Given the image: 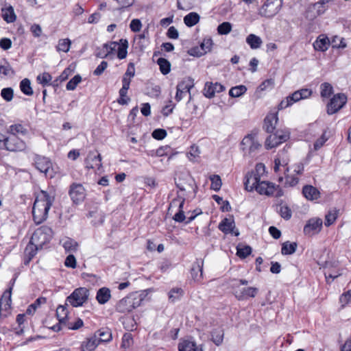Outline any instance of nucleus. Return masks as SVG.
Here are the masks:
<instances>
[{
  "mask_svg": "<svg viewBox=\"0 0 351 351\" xmlns=\"http://www.w3.org/2000/svg\"><path fill=\"white\" fill-rule=\"evenodd\" d=\"M53 201L54 197L45 191H41L36 195L32 208L33 219L36 224H40L47 219Z\"/></svg>",
  "mask_w": 351,
  "mask_h": 351,
  "instance_id": "1",
  "label": "nucleus"
},
{
  "mask_svg": "<svg viewBox=\"0 0 351 351\" xmlns=\"http://www.w3.org/2000/svg\"><path fill=\"white\" fill-rule=\"evenodd\" d=\"M244 186L247 191H256L261 195L271 196L277 191V197L282 195L279 186L269 181H261L255 177H250L247 180H244Z\"/></svg>",
  "mask_w": 351,
  "mask_h": 351,
  "instance_id": "2",
  "label": "nucleus"
},
{
  "mask_svg": "<svg viewBox=\"0 0 351 351\" xmlns=\"http://www.w3.org/2000/svg\"><path fill=\"white\" fill-rule=\"evenodd\" d=\"M143 300L142 294L138 292L131 293L117 302L116 310L121 313H129L141 306Z\"/></svg>",
  "mask_w": 351,
  "mask_h": 351,
  "instance_id": "3",
  "label": "nucleus"
},
{
  "mask_svg": "<svg viewBox=\"0 0 351 351\" xmlns=\"http://www.w3.org/2000/svg\"><path fill=\"white\" fill-rule=\"evenodd\" d=\"M53 236V231L51 228L43 226L35 230L31 237L30 241L42 248L47 243L49 242Z\"/></svg>",
  "mask_w": 351,
  "mask_h": 351,
  "instance_id": "4",
  "label": "nucleus"
},
{
  "mask_svg": "<svg viewBox=\"0 0 351 351\" xmlns=\"http://www.w3.org/2000/svg\"><path fill=\"white\" fill-rule=\"evenodd\" d=\"M288 162L280 158H276L274 160V170L276 173L283 171L285 176V183L289 186H293L298 183V177L295 175L289 174V169L287 167Z\"/></svg>",
  "mask_w": 351,
  "mask_h": 351,
  "instance_id": "5",
  "label": "nucleus"
},
{
  "mask_svg": "<svg viewBox=\"0 0 351 351\" xmlns=\"http://www.w3.org/2000/svg\"><path fill=\"white\" fill-rule=\"evenodd\" d=\"M282 5V0H267L260 8L258 14L266 18L273 17L280 11Z\"/></svg>",
  "mask_w": 351,
  "mask_h": 351,
  "instance_id": "6",
  "label": "nucleus"
},
{
  "mask_svg": "<svg viewBox=\"0 0 351 351\" xmlns=\"http://www.w3.org/2000/svg\"><path fill=\"white\" fill-rule=\"evenodd\" d=\"M290 133L287 130H278L272 132L266 139L267 149H271L287 141L289 138Z\"/></svg>",
  "mask_w": 351,
  "mask_h": 351,
  "instance_id": "7",
  "label": "nucleus"
},
{
  "mask_svg": "<svg viewBox=\"0 0 351 351\" xmlns=\"http://www.w3.org/2000/svg\"><path fill=\"white\" fill-rule=\"evenodd\" d=\"M89 295V291L85 287L77 288L66 298V302L73 307L82 306L86 302Z\"/></svg>",
  "mask_w": 351,
  "mask_h": 351,
  "instance_id": "8",
  "label": "nucleus"
},
{
  "mask_svg": "<svg viewBox=\"0 0 351 351\" xmlns=\"http://www.w3.org/2000/svg\"><path fill=\"white\" fill-rule=\"evenodd\" d=\"M261 147V143L252 134L245 136L241 143V149L244 152V154H255Z\"/></svg>",
  "mask_w": 351,
  "mask_h": 351,
  "instance_id": "9",
  "label": "nucleus"
},
{
  "mask_svg": "<svg viewBox=\"0 0 351 351\" xmlns=\"http://www.w3.org/2000/svg\"><path fill=\"white\" fill-rule=\"evenodd\" d=\"M232 289L234 295L240 301L245 300L249 298H254L258 291L256 287H241L237 283H234L232 285Z\"/></svg>",
  "mask_w": 351,
  "mask_h": 351,
  "instance_id": "10",
  "label": "nucleus"
},
{
  "mask_svg": "<svg viewBox=\"0 0 351 351\" xmlns=\"http://www.w3.org/2000/svg\"><path fill=\"white\" fill-rule=\"evenodd\" d=\"M25 141L19 138V136L10 135L7 136L4 142L2 149L9 152H22L26 149Z\"/></svg>",
  "mask_w": 351,
  "mask_h": 351,
  "instance_id": "11",
  "label": "nucleus"
},
{
  "mask_svg": "<svg viewBox=\"0 0 351 351\" xmlns=\"http://www.w3.org/2000/svg\"><path fill=\"white\" fill-rule=\"evenodd\" d=\"M347 102V97L343 93L335 95L327 105V112L332 114L338 112Z\"/></svg>",
  "mask_w": 351,
  "mask_h": 351,
  "instance_id": "12",
  "label": "nucleus"
},
{
  "mask_svg": "<svg viewBox=\"0 0 351 351\" xmlns=\"http://www.w3.org/2000/svg\"><path fill=\"white\" fill-rule=\"evenodd\" d=\"M322 225L323 221L321 218L313 217L309 219L304 227V234L308 237L314 236L321 231Z\"/></svg>",
  "mask_w": 351,
  "mask_h": 351,
  "instance_id": "13",
  "label": "nucleus"
},
{
  "mask_svg": "<svg viewBox=\"0 0 351 351\" xmlns=\"http://www.w3.org/2000/svg\"><path fill=\"white\" fill-rule=\"evenodd\" d=\"M69 195L75 204L82 202L86 197V190L81 184L73 183L70 186Z\"/></svg>",
  "mask_w": 351,
  "mask_h": 351,
  "instance_id": "14",
  "label": "nucleus"
},
{
  "mask_svg": "<svg viewBox=\"0 0 351 351\" xmlns=\"http://www.w3.org/2000/svg\"><path fill=\"white\" fill-rule=\"evenodd\" d=\"M11 311V289L4 291L0 299V317H7Z\"/></svg>",
  "mask_w": 351,
  "mask_h": 351,
  "instance_id": "15",
  "label": "nucleus"
},
{
  "mask_svg": "<svg viewBox=\"0 0 351 351\" xmlns=\"http://www.w3.org/2000/svg\"><path fill=\"white\" fill-rule=\"evenodd\" d=\"M33 160L35 167L45 174H47L52 167L51 160L45 156L35 154Z\"/></svg>",
  "mask_w": 351,
  "mask_h": 351,
  "instance_id": "16",
  "label": "nucleus"
},
{
  "mask_svg": "<svg viewBox=\"0 0 351 351\" xmlns=\"http://www.w3.org/2000/svg\"><path fill=\"white\" fill-rule=\"evenodd\" d=\"M101 166V156L100 154L90 152L86 159V168L99 170Z\"/></svg>",
  "mask_w": 351,
  "mask_h": 351,
  "instance_id": "17",
  "label": "nucleus"
},
{
  "mask_svg": "<svg viewBox=\"0 0 351 351\" xmlns=\"http://www.w3.org/2000/svg\"><path fill=\"white\" fill-rule=\"evenodd\" d=\"M224 90V87L219 83L206 82L204 88V95L208 98H212L215 93H219Z\"/></svg>",
  "mask_w": 351,
  "mask_h": 351,
  "instance_id": "18",
  "label": "nucleus"
},
{
  "mask_svg": "<svg viewBox=\"0 0 351 351\" xmlns=\"http://www.w3.org/2000/svg\"><path fill=\"white\" fill-rule=\"evenodd\" d=\"M203 266L204 261L202 259H197L193 264L191 274L193 279L196 282H199L203 278Z\"/></svg>",
  "mask_w": 351,
  "mask_h": 351,
  "instance_id": "19",
  "label": "nucleus"
},
{
  "mask_svg": "<svg viewBox=\"0 0 351 351\" xmlns=\"http://www.w3.org/2000/svg\"><path fill=\"white\" fill-rule=\"evenodd\" d=\"M185 202V199L182 197H178L176 199H174L171 203V206H176L178 205L179 211L174 215L173 219L178 222H182L186 219L183 211V206Z\"/></svg>",
  "mask_w": 351,
  "mask_h": 351,
  "instance_id": "20",
  "label": "nucleus"
},
{
  "mask_svg": "<svg viewBox=\"0 0 351 351\" xmlns=\"http://www.w3.org/2000/svg\"><path fill=\"white\" fill-rule=\"evenodd\" d=\"M278 120L277 112L269 113L267 115L264 120V127L267 132L272 133L275 130Z\"/></svg>",
  "mask_w": 351,
  "mask_h": 351,
  "instance_id": "21",
  "label": "nucleus"
},
{
  "mask_svg": "<svg viewBox=\"0 0 351 351\" xmlns=\"http://www.w3.org/2000/svg\"><path fill=\"white\" fill-rule=\"evenodd\" d=\"M312 95V90L308 88H302L300 90L295 91L291 95H289L290 100L292 104L300 101L301 99H305L310 97Z\"/></svg>",
  "mask_w": 351,
  "mask_h": 351,
  "instance_id": "22",
  "label": "nucleus"
},
{
  "mask_svg": "<svg viewBox=\"0 0 351 351\" xmlns=\"http://www.w3.org/2000/svg\"><path fill=\"white\" fill-rule=\"evenodd\" d=\"M99 345V340L93 335L83 341L80 346V351H95Z\"/></svg>",
  "mask_w": 351,
  "mask_h": 351,
  "instance_id": "23",
  "label": "nucleus"
},
{
  "mask_svg": "<svg viewBox=\"0 0 351 351\" xmlns=\"http://www.w3.org/2000/svg\"><path fill=\"white\" fill-rule=\"evenodd\" d=\"M330 45V40L325 35L319 36L313 43V47L316 51H326Z\"/></svg>",
  "mask_w": 351,
  "mask_h": 351,
  "instance_id": "24",
  "label": "nucleus"
},
{
  "mask_svg": "<svg viewBox=\"0 0 351 351\" xmlns=\"http://www.w3.org/2000/svg\"><path fill=\"white\" fill-rule=\"evenodd\" d=\"M117 47H118V43L117 42L106 43L103 45L101 50L97 53V56L101 58H105L110 55L114 51H116Z\"/></svg>",
  "mask_w": 351,
  "mask_h": 351,
  "instance_id": "25",
  "label": "nucleus"
},
{
  "mask_svg": "<svg viewBox=\"0 0 351 351\" xmlns=\"http://www.w3.org/2000/svg\"><path fill=\"white\" fill-rule=\"evenodd\" d=\"M99 340V344L102 342H109L112 339V332L108 328H103L97 330L93 335Z\"/></svg>",
  "mask_w": 351,
  "mask_h": 351,
  "instance_id": "26",
  "label": "nucleus"
},
{
  "mask_svg": "<svg viewBox=\"0 0 351 351\" xmlns=\"http://www.w3.org/2000/svg\"><path fill=\"white\" fill-rule=\"evenodd\" d=\"M38 249H40L39 247H37V245H36L29 241V243L26 246L24 252L25 265L29 264V263L31 261L33 257L36 255V252Z\"/></svg>",
  "mask_w": 351,
  "mask_h": 351,
  "instance_id": "27",
  "label": "nucleus"
},
{
  "mask_svg": "<svg viewBox=\"0 0 351 351\" xmlns=\"http://www.w3.org/2000/svg\"><path fill=\"white\" fill-rule=\"evenodd\" d=\"M265 173V167L263 163H258L255 167V169L247 172L244 178V180H247L250 177H255L257 180H261V178Z\"/></svg>",
  "mask_w": 351,
  "mask_h": 351,
  "instance_id": "28",
  "label": "nucleus"
},
{
  "mask_svg": "<svg viewBox=\"0 0 351 351\" xmlns=\"http://www.w3.org/2000/svg\"><path fill=\"white\" fill-rule=\"evenodd\" d=\"M302 193L308 200H316L320 196V193L315 187L311 185H306L303 187Z\"/></svg>",
  "mask_w": 351,
  "mask_h": 351,
  "instance_id": "29",
  "label": "nucleus"
},
{
  "mask_svg": "<svg viewBox=\"0 0 351 351\" xmlns=\"http://www.w3.org/2000/svg\"><path fill=\"white\" fill-rule=\"evenodd\" d=\"M111 298L110 290L107 287L100 288L96 295V299L100 304H104L108 302Z\"/></svg>",
  "mask_w": 351,
  "mask_h": 351,
  "instance_id": "30",
  "label": "nucleus"
},
{
  "mask_svg": "<svg viewBox=\"0 0 351 351\" xmlns=\"http://www.w3.org/2000/svg\"><path fill=\"white\" fill-rule=\"evenodd\" d=\"M8 132L10 135L16 136H18L19 135L25 136L28 133L27 129L20 123L11 125L9 127Z\"/></svg>",
  "mask_w": 351,
  "mask_h": 351,
  "instance_id": "31",
  "label": "nucleus"
},
{
  "mask_svg": "<svg viewBox=\"0 0 351 351\" xmlns=\"http://www.w3.org/2000/svg\"><path fill=\"white\" fill-rule=\"evenodd\" d=\"M2 17L8 23H14L16 20V15L12 6L2 8Z\"/></svg>",
  "mask_w": 351,
  "mask_h": 351,
  "instance_id": "32",
  "label": "nucleus"
},
{
  "mask_svg": "<svg viewBox=\"0 0 351 351\" xmlns=\"http://www.w3.org/2000/svg\"><path fill=\"white\" fill-rule=\"evenodd\" d=\"M234 222L231 219H224L219 224V229L225 234L233 233Z\"/></svg>",
  "mask_w": 351,
  "mask_h": 351,
  "instance_id": "33",
  "label": "nucleus"
},
{
  "mask_svg": "<svg viewBox=\"0 0 351 351\" xmlns=\"http://www.w3.org/2000/svg\"><path fill=\"white\" fill-rule=\"evenodd\" d=\"M179 351H197L196 343L191 340H181L178 343Z\"/></svg>",
  "mask_w": 351,
  "mask_h": 351,
  "instance_id": "34",
  "label": "nucleus"
},
{
  "mask_svg": "<svg viewBox=\"0 0 351 351\" xmlns=\"http://www.w3.org/2000/svg\"><path fill=\"white\" fill-rule=\"evenodd\" d=\"M246 43L250 45L251 49H256L261 46L263 41L259 36L254 34H250L246 38Z\"/></svg>",
  "mask_w": 351,
  "mask_h": 351,
  "instance_id": "35",
  "label": "nucleus"
},
{
  "mask_svg": "<svg viewBox=\"0 0 351 351\" xmlns=\"http://www.w3.org/2000/svg\"><path fill=\"white\" fill-rule=\"evenodd\" d=\"M298 247V244L295 242L286 241L282 244L281 248V253L283 255H290L295 253Z\"/></svg>",
  "mask_w": 351,
  "mask_h": 351,
  "instance_id": "36",
  "label": "nucleus"
},
{
  "mask_svg": "<svg viewBox=\"0 0 351 351\" xmlns=\"http://www.w3.org/2000/svg\"><path fill=\"white\" fill-rule=\"evenodd\" d=\"M199 21V16L195 12H191L184 18V22L188 27H192L196 25Z\"/></svg>",
  "mask_w": 351,
  "mask_h": 351,
  "instance_id": "37",
  "label": "nucleus"
},
{
  "mask_svg": "<svg viewBox=\"0 0 351 351\" xmlns=\"http://www.w3.org/2000/svg\"><path fill=\"white\" fill-rule=\"evenodd\" d=\"M120 42L121 43V44L120 45L119 43H118V47H117V57L119 59L122 60L125 58L127 56V49L128 45V41L126 40L121 39Z\"/></svg>",
  "mask_w": 351,
  "mask_h": 351,
  "instance_id": "38",
  "label": "nucleus"
},
{
  "mask_svg": "<svg viewBox=\"0 0 351 351\" xmlns=\"http://www.w3.org/2000/svg\"><path fill=\"white\" fill-rule=\"evenodd\" d=\"M20 89L23 94L27 96H31L34 93L30 80L27 78L23 79L20 82Z\"/></svg>",
  "mask_w": 351,
  "mask_h": 351,
  "instance_id": "39",
  "label": "nucleus"
},
{
  "mask_svg": "<svg viewBox=\"0 0 351 351\" xmlns=\"http://www.w3.org/2000/svg\"><path fill=\"white\" fill-rule=\"evenodd\" d=\"M62 245L66 252H74L77 250L78 243L71 238H66L63 241Z\"/></svg>",
  "mask_w": 351,
  "mask_h": 351,
  "instance_id": "40",
  "label": "nucleus"
},
{
  "mask_svg": "<svg viewBox=\"0 0 351 351\" xmlns=\"http://www.w3.org/2000/svg\"><path fill=\"white\" fill-rule=\"evenodd\" d=\"M157 64L160 67V71L163 75H167L170 72L171 64L170 62L163 58H160L157 60Z\"/></svg>",
  "mask_w": 351,
  "mask_h": 351,
  "instance_id": "41",
  "label": "nucleus"
},
{
  "mask_svg": "<svg viewBox=\"0 0 351 351\" xmlns=\"http://www.w3.org/2000/svg\"><path fill=\"white\" fill-rule=\"evenodd\" d=\"M71 41L69 38L60 39L58 40V45L56 46V50L58 51L68 52L71 48Z\"/></svg>",
  "mask_w": 351,
  "mask_h": 351,
  "instance_id": "42",
  "label": "nucleus"
},
{
  "mask_svg": "<svg viewBox=\"0 0 351 351\" xmlns=\"http://www.w3.org/2000/svg\"><path fill=\"white\" fill-rule=\"evenodd\" d=\"M247 91V88L244 85H239L232 87L229 90V95L232 97H239Z\"/></svg>",
  "mask_w": 351,
  "mask_h": 351,
  "instance_id": "43",
  "label": "nucleus"
},
{
  "mask_svg": "<svg viewBox=\"0 0 351 351\" xmlns=\"http://www.w3.org/2000/svg\"><path fill=\"white\" fill-rule=\"evenodd\" d=\"M46 302V298H38V299H36V300L31 305H29L27 308V309L26 310V314L27 315H33L36 308L41 304H45Z\"/></svg>",
  "mask_w": 351,
  "mask_h": 351,
  "instance_id": "44",
  "label": "nucleus"
},
{
  "mask_svg": "<svg viewBox=\"0 0 351 351\" xmlns=\"http://www.w3.org/2000/svg\"><path fill=\"white\" fill-rule=\"evenodd\" d=\"M184 291L182 289L176 287L173 288L169 292V299L171 302H175L176 300H178L181 298V297L183 295Z\"/></svg>",
  "mask_w": 351,
  "mask_h": 351,
  "instance_id": "45",
  "label": "nucleus"
},
{
  "mask_svg": "<svg viewBox=\"0 0 351 351\" xmlns=\"http://www.w3.org/2000/svg\"><path fill=\"white\" fill-rule=\"evenodd\" d=\"M199 154L200 150L199 147L193 145L191 146L189 152L187 153V157L191 161L195 162L199 157Z\"/></svg>",
  "mask_w": 351,
  "mask_h": 351,
  "instance_id": "46",
  "label": "nucleus"
},
{
  "mask_svg": "<svg viewBox=\"0 0 351 351\" xmlns=\"http://www.w3.org/2000/svg\"><path fill=\"white\" fill-rule=\"evenodd\" d=\"M237 250V256L241 258H246L252 252V248L249 245H239Z\"/></svg>",
  "mask_w": 351,
  "mask_h": 351,
  "instance_id": "47",
  "label": "nucleus"
},
{
  "mask_svg": "<svg viewBox=\"0 0 351 351\" xmlns=\"http://www.w3.org/2000/svg\"><path fill=\"white\" fill-rule=\"evenodd\" d=\"M338 216V211L336 210H332L328 212V213L325 217V222L324 224L326 226H330L336 221Z\"/></svg>",
  "mask_w": 351,
  "mask_h": 351,
  "instance_id": "48",
  "label": "nucleus"
},
{
  "mask_svg": "<svg viewBox=\"0 0 351 351\" xmlns=\"http://www.w3.org/2000/svg\"><path fill=\"white\" fill-rule=\"evenodd\" d=\"M210 179L211 181V189L215 191H219L222 185L220 176L218 175H213L210 176Z\"/></svg>",
  "mask_w": 351,
  "mask_h": 351,
  "instance_id": "49",
  "label": "nucleus"
},
{
  "mask_svg": "<svg viewBox=\"0 0 351 351\" xmlns=\"http://www.w3.org/2000/svg\"><path fill=\"white\" fill-rule=\"evenodd\" d=\"M331 44L332 48L344 49L347 47V44L345 41V39L337 36H335L332 38L331 40Z\"/></svg>",
  "mask_w": 351,
  "mask_h": 351,
  "instance_id": "50",
  "label": "nucleus"
},
{
  "mask_svg": "<svg viewBox=\"0 0 351 351\" xmlns=\"http://www.w3.org/2000/svg\"><path fill=\"white\" fill-rule=\"evenodd\" d=\"M274 80L273 79H268L263 81L257 88L256 92H262L267 90H271L274 86Z\"/></svg>",
  "mask_w": 351,
  "mask_h": 351,
  "instance_id": "51",
  "label": "nucleus"
},
{
  "mask_svg": "<svg viewBox=\"0 0 351 351\" xmlns=\"http://www.w3.org/2000/svg\"><path fill=\"white\" fill-rule=\"evenodd\" d=\"M68 311L64 306H59L56 309V316L60 324L63 323L67 317Z\"/></svg>",
  "mask_w": 351,
  "mask_h": 351,
  "instance_id": "52",
  "label": "nucleus"
},
{
  "mask_svg": "<svg viewBox=\"0 0 351 351\" xmlns=\"http://www.w3.org/2000/svg\"><path fill=\"white\" fill-rule=\"evenodd\" d=\"M212 341L216 346H219L222 343L223 339V332L221 330H215L212 332Z\"/></svg>",
  "mask_w": 351,
  "mask_h": 351,
  "instance_id": "53",
  "label": "nucleus"
},
{
  "mask_svg": "<svg viewBox=\"0 0 351 351\" xmlns=\"http://www.w3.org/2000/svg\"><path fill=\"white\" fill-rule=\"evenodd\" d=\"M321 96L322 97H328L332 93L333 88L330 84L324 82L321 84Z\"/></svg>",
  "mask_w": 351,
  "mask_h": 351,
  "instance_id": "54",
  "label": "nucleus"
},
{
  "mask_svg": "<svg viewBox=\"0 0 351 351\" xmlns=\"http://www.w3.org/2000/svg\"><path fill=\"white\" fill-rule=\"evenodd\" d=\"M82 77L80 75H75L67 83L66 88L68 90H73L76 88L77 86L81 82Z\"/></svg>",
  "mask_w": 351,
  "mask_h": 351,
  "instance_id": "55",
  "label": "nucleus"
},
{
  "mask_svg": "<svg viewBox=\"0 0 351 351\" xmlns=\"http://www.w3.org/2000/svg\"><path fill=\"white\" fill-rule=\"evenodd\" d=\"M232 30V25L229 22H223L217 27V32L221 35L229 34Z\"/></svg>",
  "mask_w": 351,
  "mask_h": 351,
  "instance_id": "56",
  "label": "nucleus"
},
{
  "mask_svg": "<svg viewBox=\"0 0 351 351\" xmlns=\"http://www.w3.org/2000/svg\"><path fill=\"white\" fill-rule=\"evenodd\" d=\"M51 80V75L47 72L43 73L37 77V81L43 86L49 85Z\"/></svg>",
  "mask_w": 351,
  "mask_h": 351,
  "instance_id": "57",
  "label": "nucleus"
},
{
  "mask_svg": "<svg viewBox=\"0 0 351 351\" xmlns=\"http://www.w3.org/2000/svg\"><path fill=\"white\" fill-rule=\"evenodd\" d=\"M328 139V136H326V132H324L321 136L316 140V141L313 144L314 150H319L327 141Z\"/></svg>",
  "mask_w": 351,
  "mask_h": 351,
  "instance_id": "58",
  "label": "nucleus"
},
{
  "mask_svg": "<svg viewBox=\"0 0 351 351\" xmlns=\"http://www.w3.org/2000/svg\"><path fill=\"white\" fill-rule=\"evenodd\" d=\"M279 213L285 219H289L291 217L292 213L291 209L287 205H280L279 207Z\"/></svg>",
  "mask_w": 351,
  "mask_h": 351,
  "instance_id": "59",
  "label": "nucleus"
},
{
  "mask_svg": "<svg viewBox=\"0 0 351 351\" xmlns=\"http://www.w3.org/2000/svg\"><path fill=\"white\" fill-rule=\"evenodd\" d=\"M193 85L188 80H182L178 83L176 89L179 91L189 93Z\"/></svg>",
  "mask_w": 351,
  "mask_h": 351,
  "instance_id": "60",
  "label": "nucleus"
},
{
  "mask_svg": "<svg viewBox=\"0 0 351 351\" xmlns=\"http://www.w3.org/2000/svg\"><path fill=\"white\" fill-rule=\"evenodd\" d=\"M1 95L6 101H10L14 96L13 89L12 88H4L1 90Z\"/></svg>",
  "mask_w": 351,
  "mask_h": 351,
  "instance_id": "61",
  "label": "nucleus"
},
{
  "mask_svg": "<svg viewBox=\"0 0 351 351\" xmlns=\"http://www.w3.org/2000/svg\"><path fill=\"white\" fill-rule=\"evenodd\" d=\"M339 302L342 306L351 302V289L341 294L339 298Z\"/></svg>",
  "mask_w": 351,
  "mask_h": 351,
  "instance_id": "62",
  "label": "nucleus"
},
{
  "mask_svg": "<svg viewBox=\"0 0 351 351\" xmlns=\"http://www.w3.org/2000/svg\"><path fill=\"white\" fill-rule=\"evenodd\" d=\"M64 265L66 267L74 269L76 267L77 262L75 256L73 254L69 255L64 261Z\"/></svg>",
  "mask_w": 351,
  "mask_h": 351,
  "instance_id": "63",
  "label": "nucleus"
},
{
  "mask_svg": "<svg viewBox=\"0 0 351 351\" xmlns=\"http://www.w3.org/2000/svg\"><path fill=\"white\" fill-rule=\"evenodd\" d=\"M167 136V132L164 129H156L152 132V136L157 140H162Z\"/></svg>",
  "mask_w": 351,
  "mask_h": 351,
  "instance_id": "64",
  "label": "nucleus"
}]
</instances>
